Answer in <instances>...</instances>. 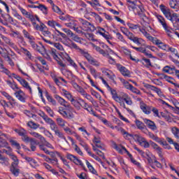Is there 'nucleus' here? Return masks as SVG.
<instances>
[{"label":"nucleus","mask_w":179,"mask_h":179,"mask_svg":"<svg viewBox=\"0 0 179 179\" xmlns=\"http://www.w3.org/2000/svg\"><path fill=\"white\" fill-rule=\"evenodd\" d=\"M128 3L129 10L131 12H134L135 15H138L139 17L142 18L143 22L141 24L146 26V23H149V18L146 17L145 14V8L142 3L137 1V0H126Z\"/></svg>","instance_id":"obj_1"},{"label":"nucleus","mask_w":179,"mask_h":179,"mask_svg":"<svg viewBox=\"0 0 179 179\" xmlns=\"http://www.w3.org/2000/svg\"><path fill=\"white\" fill-rule=\"evenodd\" d=\"M69 47L70 48H74L75 50H79V52H80V54L82 55H83V57H85V58H86L87 61H88V62L91 65H94V66H100V63H99V62H97V60H96L94 58H93V57H92L90 55H89V53L85 52V50L79 48V47H78V45H76L75 43H69Z\"/></svg>","instance_id":"obj_2"},{"label":"nucleus","mask_w":179,"mask_h":179,"mask_svg":"<svg viewBox=\"0 0 179 179\" xmlns=\"http://www.w3.org/2000/svg\"><path fill=\"white\" fill-rule=\"evenodd\" d=\"M120 30L123 33V34H124V36H127V38H129V40L133 41V43L137 44V45H141L142 43L145 42L143 38L135 36V35L133 34L132 32L129 31L125 27H121Z\"/></svg>","instance_id":"obj_3"},{"label":"nucleus","mask_w":179,"mask_h":179,"mask_svg":"<svg viewBox=\"0 0 179 179\" xmlns=\"http://www.w3.org/2000/svg\"><path fill=\"white\" fill-rule=\"evenodd\" d=\"M45 29L46 27H45V29H43V30L42 31V33L45 36V37L44 36L41 37L42 40H43V41H45V43H47L48 44L52 45L54 44V41H57V36L51 34L50 31Z\"/></svg>","instance_id":"obj_4"},{"label":"nucleus","mask_w":179,"mask_h":179,"mask_svg":"<svg viewBox=\"0 0 179 179\" xmlns=\"http://www.w3.org/2000/svg\"><path fill=\"white\" fill-rule=\"evenodd\" d=\"M125 103L127 106H132L133 104L132 99L130 98L129 95L125 93H122V98L120 99V101H119L120 106V107H122V108L129 111V108H127Z\"/></svg>","instance_id":"obj_5"},{"label":"nucleus","mask_w":179,"mask_h":179,"mask_svg":"<svg viewBox=\"0 0 179 179\" xmlns=\"http://www.w3.org/2000/svg\"><path fill=\"white\" fill-rule=\"evenodd\" d=\"M78 22H80V23H82V24L83 25L84 28L83 29V30H84V31H94V30H96V27H94V24H92V23L82 18H79Z\"/></svg>","instance_id":"obj_6"},{"label":"nucleus","mask_w":179,"mask_h":179,"mask_svg":"<svg viewBox=\"0 0 179 179\" xmlns=\"http://www.w3.org/2000/svg\"><path fill=\"white\" fill-rule=\"evenodd\" d=\"M54 98L57 100L59 104H60V106H62L66 108H69V110H72V106H71V103L66 101L64 98L61 97L59 95L55 94Z\"/></svg>","instance_id":"obj_7"},{"label":"nucleus","mask_w":179,"mask_h":179,"mask_svg":"<svg viewBox=\"0 0 179 179\" xmlns=\"http://www.w3.org/2000/svg\"><path fill=\"white\" fill-rule=\"evenodd\" d=\"M134 141L138 142L141 146H143V148H149V146H150L149 142L141 135L138 134L137 136H134Z\"/></svg>","instance_id":"obj_8"},{"label":"nucleus","mask_w":179,"mask_h":179,"mask_svg":"<svg viewBox=\"0 0 179 179\" xmlns=\"http://www.w3.org/2000/svg\"><path fill=\"white\" fill-rule=\"evenodd\" d=\"M148 136L152 139L153 141H155V142H157L159 143V145H162V146H167V141H164V138H160L157 137V136L154 135L152 132H148Z\"/></svg>","instance_id":"obj_9"},{"label":"nucleus","mask_w":179,"mask_h":179,"mask_svg":"<svg viewBox=\"0 0 179 179\" xmlns=\"http://www.w3.org/2000/svg\"><path fill=\"white\" fill-rule=\"evenodd\" d=\"M116 66H117L118 71H120V73L123 76H125L126 78H131V71H129V70L126 69L125 66H124L120 64H117Z\"/></svg>","instance_id":"obj_10"},{"label":"nucleus","mask_w":179,"mask_h":179,"mask_svg":"<svg viewBox=\"0 0 179 179\" xmlns=\"http://www.w3.org/2000/svg\"><path fill=\"white\" fill-rule=\"evenodd\" d=\"M15 97L22 103H26V100L27 99V95L22 90H18L15 92Z\"/></svg>","instance_id":"obj_11"},{"label":"nucleus","mask_w":179,"mask_h":179,"mask_svg":"<svg viewBox=\"0 0 179 179\" xmlns=\"http://www.w3.org/2000/svg\"><path fill=\"white\" fill-rule=\"evenodd\" d=\"M6 139H9V136L0 131V148H6L8 146V144Z\"/></svg>","instance_id":"obj_12"},{"label":"nucleus","mask_w":179,"mask_h":179,"mask_svg":"<svg viewBox=\"0 0 179 179\" xmlns=\"http://www.w3.org/2000/svg\"><path fill=\"white\" fill-rule=\"evenodd\" d=\"M159 9L162 12V13L164 15L165 17L168 19V20H170L171 19V12L170 11L169 8L166 7L164 4H161L159 6Z\"/></svg>","instance_id":"obj_13"},{"label":"nucleus","mask_w":179,"mask_h":179,"mask_svg":"<svg viewBox=\"0 0 179 179\" xmlns=\"http://www.w3.org/2000/svg\"><path fill=\"white\" fill-rule=\"evenodd\" d=\"M79 101H80V106L84 108V110H86L88 111V113H92L94 115H96V112L93 110L92 106H89L87 103L85 101V100L80 99Z\"/></svg>","instance_id":"obj_14"},{"label":"nucleus","mask_w":179,"mask_h":179,"mask_svg":"<svg viewBox=\"0 0 179 179\" xmlns=\"http://www.w3.org/2000/svg\"><path fill=\"white\" fill-rule=\"evenodd\" d=\"M169 20L173 23V27L175 29H178L179 25V15L178 14L173 13H172V15H171V18H169Z\"/></svg>","instance_id":"obj_15"},{"label":"nucleus","mask_w":179,"mask_h":179,"mask_svg":"<svg viewBox=\"0 0 179 179\" xmlns=\"http://www.w3.org/2000/svg\"><path fill=\"white\" fill-rule=\"evenodd\" d=\"M140 108L141 110H142L143 113H144L147 115H149V114L152 113V106H148L143 101L140 102Z\"/></svg>","instance_id":"obj_16"},{"label":"nucleus","mask_w":179,"mask_h":179,"mask_svg":"<svg viewBox=\"0 0 179 179\" xmlns=\"http://www.w3.org/2000/svg\"><path fill=\"white\" fill-rule=\"evenodd\" d=\"M67 159H69V160H71V162H73L75 164H77L78 166H81V167H85L82 161H80V159H79L78 157L72 154H68Z\"/></svg>","instance_id":"obj_17"},{"label":"nucleus","mask_w":179,"mask_h":179,"mask_svg":"<svg viewBox=\"0 0 179 179\" xmlns=\"http://www.w3.org/2000/svg\"><path fill=\"white\" fill-rule=\"evenodd\" d=\"M10 171L13 176L17 177L20 174V169H19V164H11L10 167Z\"/></svg>","instance_id":"obj_18"},{"label":"nucleus","mask_w":179,"mask_h":179,"mask_svg":"<svg viewBox=\"0 0 179 179\" xmlns=\"http://www.w3.org/2000/svg\"><path fill=\"white\" fill-rule=\"evenodd\" d=\"M157 20L159 22V23H161V24L164 27V30H166V31H167L168 36H170L169 33H171V31H170V29H169V26H167V23H166V20L164 19V17H163V16H162V15H158Z\"/></svg>","instance_id":"obj_19"},{"label":"nucleus","mask_w":179,"mask_h":179,"mask_svg":"<svg viewBox=\"0 0 179 179\" xmlns=\"http://www.w3.org/2000/svg\"><path fill=\"white\" fill-rule=\"evenodd\" d=\"M58 113H59V114H61L64 118H68L69 120L73 118V114L71 113H68L66 110L62 107H59Z\"/></svg>","instance_id":"obj_20"},{"label":"nucleus","mask_w":179,"mask_h":179,"mask_svg":"<svg viewBox=\"0 0 179 179\" xmlns=\"http://www.w3.org/2000/svg\"><path fill=\"white\" fill-rule=\"evenodd\" d=\"M143 121L145 124L147 125V127L152 129V131H156L157 129V126H156V124L155 122L149 120V119H143Z\"/></svg>","instance_id":"obj_21"},{"label":"nucleus","mask_w":179,"mask_h":179,"mask_svg":"<svg viewBox=\"0 0 179 179\" xmlns=\"http://www.w3.org/2000/svg\"><path fill=\"white\" fill-rule=\"evenodd\" d=\"M98 33H99L101 36H103V38H106V40H111L112 38L111 35H110V33L106 31V29H104L103 28H99Z\"/></svg>","instance_id":"obj_22"},{"label":"nucleus","mask_w":179,"mask_h":179,"mask_svg":"<svg viewBox=\"0 0 179 179\" xmlns=\"http://www.w3.org/2000/svg\"><path fill=\"white\" fill-rule=\"evenodd\" d=\"M109 89L110 90V93L112 94L113 100H115V101H117V103H120V101H121V98L122 97V94L118 96V94H117V91H115V90H113L111 87Z\"/></svg>","instance_id":"obj_23"},{"label":"nucleus","mask_w":179,"mask_h":179,"mask_svg":"<svg viewBox=\"0 0 179 179\" xmlns=\"http://www.w3.org/2000/svg\"><path fill=\"white\" fill-rule=\"evenodd\" d=\"M152 146L153 149H155V150H156V152L159 155V157L161 158L162 162H163L164 160V158L163 157V151H162V148H160L157 144H156L155 143H153L152 144Z\"/></svg>","instance_id":"obj_24"},{"label":"nucleus","mask_w":179,"mask_h":179,"mask_svg":"<svg viewBox=\"0 0 179 179\" xmlns=\"http://www.w3.org/2000/svg\"><path fill=\"white\" fill-rule=\"evenodd\" d=\"M46 124H49L50 127V129L53 131V132H57V131L59 130V127H58V125H57V123L52 119H50Z\"/></svg>","instance_id":"obj_25"},{"label":"nucleus","mask_w":179,"mask_h":179,"mask_svg":"<svg viewBox=\"0 0 179 179\" xmlns=\"http://www.w3.org/2000/svg\"><path fill=\"white\" fill-rule=\"evenodd\" d=\"M120 132L122 134H123L124 138H125V139H129V138L130 136V138H133V139L135 140V136H138V134H131L122 128L120 129Z\"/></svg>","instance_id":"obj_26"},{"label":"nucleus","mask_w":179,"mask_h":179,"mask_svg":"<svg viewBox=\"0 0 179 179\" xmlns=\"http://www.w3.org/2000/svg\"><path fill=\"white\" fill-rule=\"evenodd\" d=\"M68 139L71 141L72 143V145H74V150H76V152H78L80 156H83V152L82 150H80V148L78 146V145L75 144V141H73V138L71 136H68Z\"/></svg>","instance_id":"obj_27"},{"label":"nucleus","mask_w":179,"mask_h":179,"mask_svg":"<svg viewBox=\"0 0 179 179\" xmlns=\"http://www.w3.org/2000/svg\"><path fill=\"white\" fill-rule=\"evenodd\" d=\"M169 6H171V9H175V12H178V10H179L178 1L170 0Z\"/></svg>","instance_id":"obj_28"},{"label":"nucleus","mask_w":179,"mask_h":179,"mask_svg":"<svg viewBox=\"0 0 179 179\" xmlns=\"http://www.w3.org/2000/svg\"><path fill=\"white\" fill-rule=\"evenodd\" d=\"M20 83L22 85V87H24V89L28 90L31 94L33 93V91H31L33 86H30L26 80L23 79V80H22Z\"/></svg>","instance_id":"obj_29"},{"label":"nucleus","mask_w":179,"mask_h":179,"mask_svg":"<svg viewBox=\"0 0 179 179\" xmlns=\"http://www.w3.org/2000/svg\"><path fill=\"white\" fill-rule=\"evenodd\" d=\"M55 135L59 138V139H62L63 141H65L66 143H69L68 140H66V137H65V134H64V133L59 129L55 132Z\"/></svg>","instance_id":"obj_30"},{"label":"nucleus","mask_w":179,"mask_h":179,"mask_svg":"<svg viewBox=\"0 0 179 179\" xmlns=\"http://www.w3.org/2000/svg\"><path fill=\"white\" fill-rule=\"evenodd\" d=\"M24 159L28 163H29V164H30V166H31V167H37V161H36V159H34L30 157H24Z\"/></svg>","instance_id":"obj_31"},{"label":"nucleus","mask_w":179,"mask_h":179,"mask_svg":"<svg viewBox=\"0 0 179 179\" xmlns=\"http://www.w3.org/2000/svg\"><path fill=\"white\" fill-rule=\"evenodd\" d=\"M112 147L113 148V149H115V150H117L118 153H120V155H122V150H124V148H125L122 145H117L115 142L112 143Z\"/></svg>","instance_id":"obj_32"},{"label":"nucleus","mask_w":179,"mask_h":179,"mask_svg":"<svg viewBox=\"0 0 179 179\" xmlns=\"http://www.w3.org/2000/svg\"><path fill=\"white\" fill-rule=\"evenodd\" d=\"M30 135L34 136V138H36L37 139H39L41 142L45 141V138L41 136V134L36 132V131H31Z\"/></svg>","instance_id":"obj_33"},{"label":"nucleus","mask_w":179,"mask_h":179,"mask_svg":"<svg viewBox=\"0 0 179 179\" xmlns=\"http://www.w3.org/2000/svg\"><path fill=\"white\" fill-rule=\"evenodd\" d=\"M94 48L97 51V52H99V54H101L103 57H107V55H108V53L101 49L99 46L94 45Z\"/></svg>","instance_id":"obj_34"},{"label":"nucleus","mask_w":179,"mask_h":179,"mask_svg":"<svg viewBox=\"0 0 179 179\" xmlns=\"http://www.w3.org/2000/svg\"><path fill=\"white\" fill-rule=\"evenodd\" d=\"M57 124L59 127L61 128H64L65 124H66V121H65L64 119L62 117H57L56 119Z\"/></svg>","instance_id":"obj_35"},{"label":"nucleus","mask_w":179,"mask_h":179,"mask_svg":"<svg viewBox=\"0 0 179 179\" xmlns=\"http://www.w3.org/2000/svg\"><path fill=\"white\" fill-rule=\"evenodd\" d=\"M0 164L2 166H9V159L3 156L0 157Z\"/></svg>","instance_id":"obj_36"},{"label":"nucleus","mask_w":179,"mask_h":179,"mask_svg":"<svg viewBox=\"0 0 179 179\" xmlns=\"http://www.w3.org/2000/svg\"><path fill=\"white\" fill-rule=\"evenodd\" d=\"M48 24L50 26V27H52L53 29H55L56 26L57 27H61V24L54 20L48 21Z\"/></svg>","instance_id":"obj_37"},{"label":"nucleus","mask_w":179,"mask_h":179,"mask_svg":"<svg viewBox=\"0 0 179 179\" xmlns=\"http://www.w3.org/2000/svg\"><path fill=\"white\" fill-rule=\"evenodd\" d=\"M27 125L31 128V129H37V128H40V124L34 123L33 121L29 122Z\"/></svg>","instance_id":"obj_38"},{"label":"nucleus","mask_w":179,"mask_h":179,"mask_svg":"<svg viewBox=\"0 0 179 179\" xmlns=\"http://www.w3.org/2000/svg\"><path fill=\"white\" fill-rule=\"evenodd\" d=\"M46 99L49 101V103H51L52 106H57V101L52 98L48 93L46 94Z\"/></svg>","instance_id":"obj_39"},{"label":"nucleus","mask_w":179,"mask_h":179,"mask_svg":"<svg viewBox=\"0 0 179 179\" xmlns=\"http://www.w3.org/2000/svg\"><path fill=\"white\" fill-rule=\"evenodd\" d=\"M37 8L40 9L44 15H48V8L45 6L40 4Z\"/></svg>","instance_id":"obj_40"},{"label":"nucleus","mask_w":179,"mask_h":179,"mask_svg":"<svg viewBox=\"0 0 179 179\" xmlns=\"http://www.w3.org/2000/svg\"><path fill=\"white\" fill-rule=\"evenodd\" d=\"M158 47L161 50H164V51H166L167 52V51L169 50V45L161 41L158 45Z\"/></svg>","instance_id":"obj_41"},{"label":"nucleus","mask_w":179,"mask_h":179,"mask_svg":"<svg viewBox=\"0 0 179 179\" xmlns=\"http://www.w3.org/2000/svg\"><path fill=\"white\" fill-rule=\"evenodd\" d=\"M7 84L8 85V86H10V87H11V89H13V90H20V89H19V87H17V85H16V83H12L10 80H8Z\"/></svg>","instance_id":"obj_42"},{"label":"nucleus","mask_w":179,"mask_h":179,"mask_svg":"<svg viewBox=\"0 0 179 179\" xmlns=\"http://www.w3.org/2000/svg\"><path fill=\"white\" fill-rule=\"evenodd\" d=\"M29 43L32 47V48H34V50H36V51H38L39 52H41V50H40V46L38 45H37V43H36L34 41H33V40L29 41Z\"/></svg>","instance_id":"obj_43"},{"label":"nucleus","mask_w":179,"mask_h":179,"mask_svg":"<svg viewBox=\"0 0 179 179\" xmlns=\"http://www.w3.org/2000/svg\"><path fill=\"white\" fill-rule=\"evenodd\" d=\"M38 115H40V117H41V118H43V120L45 121V122H47L48 121H49L51 118L48 117V116L47 115H45V113H44V112L43 111H39V113H38Z\"/></svg>","instance_id":"obj_44"},{"label":"nucleus","mask_w":179,"mask_h":179,"mask_svg":"<svg viewBox=\"0 0 179 179\" xmlns=\"http://www.w3.org/2000/svg\"><path fill=\"white\" fill-rule=\"evenodd\" d=\"M120 82H122V85L124 86L125 88L128 89L129 90H131L132 85L129 84L128 81H126L124 79L120 78Z\"/></svg>","instance_id":"obj_45"},{"label":"nucleus","mask_w":179,"mask_h":179,"mask_svg":"<svg viewBox=\"0 0 179 179\" xmlns=\"http://www.w3.org/2000/svg\"><path fill=\"white\" fill-rule=\"evenodd\" d=\"M50 55L53 57L55 61L58 62L59 60V57H58V55H57V50L52 48L50 51Z\"/></svg>","instance_id":"obj_46"},{"label":"nucleus","mask_w":179,"mask_h":179,"mask_svg":"<svg viewBox=\"0 0 179 179\" xmlns=\"http://www.w3.org/2000/svg\"><path fill=\"white\" fill-rule=\"evenodd\" d=\"M139 31H141V33H142V34H143V36L146 37L148 40H149L152 36H150V34L148 33V31H146V29L143 28H139Z\"/></svg>","instance_id":"obj_47"},{"label":"nucleus","mask_w":179,"mask_h":179,"mask_svg":"<svg viewBox=\"0 0 179 179\" xmlns=\"http://www.w3.org/2000/svg\"><path fill=\"white\" fill-rule=\"evenodd\" d=\"M171 131L175 138H176V139H179V129L176 127H173Z\"/></svg>","instance_id":"obj_48"},{"label":"nucleus","mask_w":179,"mask_h":179,"mask_svg":"<svg viewBox=\"0 0 179 179\" xmlns=\"http://www.w3.org/2000/svg\"><path fill=\"white\" fill-rule=\"evenodd\" d=\"M63 129L67 135H75L76 134L73 130L71 129V128L68 127H63Z\"/></svg>","instance_id":"obj_49"},{"label":"nucleus","mask_w":179,"mask_h":179,"mask_svg":"<svg viewBox=\"0 0 179 179\" xmlns=\"http://www.w3.org/2000/svg\"><path fill=\"white\" fill-rule=\"evenodd\" d=\"M0 72H3V73H6V75H9V73H10L9 70L6 69L2 63H0Z\"/></svg>","instance_id":"obj_50"},{"label":"nucleus","mask_w":179,"mask_h":179,"mask_svg":"<svg viewBox=\"0 0 179 179\" xmlns=\"http://www.w3.org/2000/svg\"><path fill=\"white\" fill-rule=\"evenodd\" d=\"M9 142L12 145V146H15V148H16V149H17V150H20V144H19V143H17V141H16L15 140L10 139Z\"/></svg>","instance_id":"obj_51"},{"label":"nucleus","mask_w":179,"mask_h":179,"mask_svg":"<svg viewBox=\"0 0 179 179\" xmlns=\"http://www.w3.org/2000/svg\"><path fill=\"white\" fill-rule=\"evenodd\" d=\"M1 94L4 96V97H6L9 101H13V103H15V99H13L9 94H8L6 92H1Z\"/></svg>","instance_id":"obj_52"},{"label":"nucleus","mask_w":179,"mask_h":179,"mask_svg":"<svg viewBox=\"0 0 179 179\" xmlns=\"http://www.w3.org/2000/svg\"><path fill=\"white\" fill-rule=\"evenodd\" d=\"M150 41H151L152 43H153V44H155V45H159L160 44V43L162 42V41L157 39V38H155L153 36H151L150 38V39H148Z\"/></svg>","instance_id":"obj_53"},{"label":"nucleus","mask_w":179,"mask_h":179,"mask_svg":"<svg viewBox=\"0 0 179 179\" xmlns=\"http://www.w3.org/2000/svg\"><path fill=\"white\" fill-rule=\"evenodd\" d=\"M17 134H18V135L20 136H23L24 135H27V131H26L24 129H15V130Z\"/></svg>","instance_id":"obj_54"},{"label":"nucleus","mask_w":179,"mask_h":179,"mask_svg":"<svg viewBox=\"0 0 179 179\" xmlns=\"http://www.w3.org/2000/svg\"><path fill=\"white\" fill-rule=\"evenodd\" d=\"M21 51L22 52H23V54H24V55H27L29 59H31V53H30V52L27 50V49L22 48Z\"/></svg>","instance_id":"obj_55"},{"label":"nucleus","mask_w":179,"mask_h":179,"mask_svg":"<svg viewBox=\"0 0 179 179\" xmlns=\"http://www.w3.org/2000/svg\"><path fill=\"white\" fill-rule=\"evenodd\" d=\"M71 104H73V106L77 109V110H80V102L73 99V101H71Z\"/></svg>","instance_id":"obj_56"},{"label":"nucleus","mask_w":179,"mask_h":179,"mask_svg":"<svg viewBox=\"0 0 179 179\" xmlns=\"http://www.w3.org/2000/svg\"><path fill=\"white\" fill-rule=\"evenodd\" d=\"M2 38H3V41H5V43H6V44H8V45H10V47H13V45H15L13 42H12L10 41V39H9V38L3 36Z\"/></svg>","instance_id":"obj_57"},{"label":"nucleus","mask_w":179,"mask_h":179,"mask_svg":"<svg viewBox=\"0 0 179 179\" xmlns=\"http://www.w3.org/2000/svg\"><path fill=\"white\" fill-rule=\"evenodd\" d=\"M90 16H93V17H95L96 20H99L100 22H103V19H101V17L99 15V14L94 13V12H90Z\"/></svg>","instance_id":"obj_58"},{"label":"nucleus","mask_w":179,"mask_h":179,"mask_svg":"<svg viewBox=\"0 0 179 179\" xmlns=\"http://www.w3.org/2000/svg\"><path fill=\"white\" fill-rule=\"evenodd\" d=\"M52 10H54V12L58 13L59 15H64V13L61 10V8H59V7H58L57 6L53 5Z\"/></svg>","instance_id":"obj_59"},{"label":"nucleus","mask_w":179,"mask_h":179,"mask_svg":"<svg viewBox=\"0 0 179 179\" xmlns=\"http://www.w3.org/2000/svg\"><path fill=\"white\" fill-rule=\"evenodd\" d=\"M136 125L138 129H143L145 128V124L143 122L136 120Z\"/></svg>","instance_id":"obj_60"},{"label":"nucleus","mask_w":179,"mask_h":179,"mask_svg":"<svg viewBox=\"0 0 179 179\" xmlns=\"http://www.w3.org/2000/svg\"><path fill=\"white\" fill-rule=\"evenodd\" d=\"M116 37L119 41H121L122 43H127V41H125V39L124 38V36H122V34H121V33L117 32L116 34Z\"/></svg>","instance_id":"obj_61"},{"label":"nucleus","mask_w":179,"mask_h":179,"mask_svg":"<svg viewBox=\"0 0 179 179\" xmlns=\"http://www.w3.org/2000/svg\"><path fill=\"white\" fill-rule=\"evenodd\" d=\"M22 33H23L24 37H25L26 38H28V40H29V41H31V40H34L33 36H30V34H29V32H28L27 31H26V29H24V30L22 31Z\"/></svg>","instance_id":"obj_62"},{"label":"nucleus","mask_w":179,"mask_h":179,"mask_svg":"<svg viewBox=\"0 0 179 179\" xmlns=\"http://www.w3.org/2000/svg\"><path fill=\"white\" fill-rule=\"evenodd\" d=\"M66 26L70 29H74L75 27L76 26V22H75V21H71L70 22L66 23Z\"/></svg>","instance_id":"obj_63"},{"label":"nucleus","mask_w":179,"mask_h":179,"mask_svg":"<svg viewBox=\"0 0 179 179\" xmlns=\"http://www.w3.org/2000/svg\"><path fill=\"white\" fill-rule=\"evenodd\" d=\"M63 31H64V33H66L67 34V36L69 37H70L71 38H72L73 36L75 34H73V32H72V31H71L69 29H64Z\"/></svg>","instance_id":"obj_64"}]
</instances>
